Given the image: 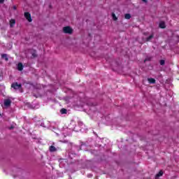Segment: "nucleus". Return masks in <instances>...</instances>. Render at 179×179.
<instances>
[{
	"instance_id": "1",
	"label": "nucleus",
	"mask_w": 179,
	"mask_h": 179,
	"mask_svg": "<svg viewBox=\"0 0 179 179\" xmlns=\"http://www.w3.org/2000/svg\"><path fill=\"white\" fill-rule=\"evenodd\" d=\"M11 104H12V99L10 98L4 99L3 108H9Z\"/></svg>"
},
{
	"instance_id": "2",
	"label": "nucleus",
	"mask_w": 179,
	"mask_h": 179,
	"mask_svg": "<svg viewBox=\"0 0 179 179\" xmlns=\"http://www.w3.org/2000/svg\"><path fill=\"white\" fill-rule=\"evenodd\" d=\"M63 32L65 33V34H72L73 29H72L71 27H63Z\"/></svg>"
},
{
	"instance_id": "3",
	"label": "nucleus",
	"mask_w": 179,
	"mask_h": 179,
	"mask_svg": "<svg viewBox=\"0 0 179 179\" xmlns=\"http://www.w3.org/2000/svg\"><path fill=\"white\" fill-rule=\"evenodd\" d=\"M11 87H13L15 90H17L22 88V84H17V83H15L12 84Z\"/></svg>"
},
{
	"instance_id": "4",
	"label": "nucleus",
	"mask_w": 179,
	"mask_h": 179,
	"mask_svg": "<svg viewBox=\"0 0 179 179\" xmlns=\"http://www.w3.org/2000/svg\"><path fill=\"white\" fill-rule=\"evenodd\" d=\"M24 17H26L27 20L28 22H32L33 20H31V15H30L29 13H24Z\"/></svg>"
},
{
	"instance_id": "5",
	"label": "nucleus",
	"mask_w": 179,
	"mask_h": 179,
	"mask_svg": "<svg viewBox=\"0 0 179 179\" xmlns=\"http://www.w3.org/2000/svg\"><path fill=\"white\" fill-rule=\"evenodd\" d=\"M15 24H16V20H15L14 19H12L10 20V27H13V26H15Z\"/></svg>"
},
{
	"instance_id": "6",
	"label": "nucleus",
	"mask_w": 179,
	"mask_h": 179,
	"mask_svg": "<svg viewBox=\"0 0 179 179\" xmlns=\"http://www.w3.org/2000/svg\"><path fill=\"white\" fill-rule=\"evenodd\" d=\"M17 68L18 71H23V64L18 63Z\"/></svg>"
},
{
	"instance_id": "7",
	"label": "nucleus",
	"mask_w": 179,
	"mask_h": 179,
	"mask_svg": "<svg viewBox=\"0 0 179 179\" xmlns=\"http://www.w3.org/2000/svg\"><path fill=\"white\" fill-rule=\"evenodd\" d=\"M163 176V172L160 171L155 176V179H159V177H162Z\"/></svg>"
},
{
	"instance_id": "8",
	"label": "nucleus",
	"mask_w": 179,
	"mask_h": 179,
	"mask_svg": "<svg viewBox=\"0 0 179 179\" xmlns=\"http://www.w3.org/2000/svg\"><path fill=\"white\" fill-rule=\"evenodd\" d=\"M159 27L160 29H166V23H164V22H161L159 23Z\"/></svg>"
},
{
	"instance_id": "9",
	"label": "nucleus",
	"mask_w": 179,
	"mask_h": 179,
	"mask_svg": "<svg viewBox=\"0 0 179 179\" xmlns=\"http://www.w3.org/2000/svg\"><path fill=\"white\" fill-rule=\"evenodd\" d=\"M148 81L151 84L156 83V80H155V78H148Z\"/></svg>"
},
{
	"instance_id": "10",
	"label": "nucleus",
	"mask_w": 179,
	"mask_h": 179,
	"mask_svg": "<svg viewBox=\"0 0 179 179\" xmlns=\"http://www.w3.org/2000/svg\"><path fill=\"white\" fill-rule=\"evenodd\" d=\"M50 152H57V148H55V146L51 145V146L50 147Z\"/></svg>"
},
{
	"instance_id": "11",
	"label": "nucleus",
	"mask_w": 179,
	"mask_h": 179,
	"mask_svg": "<svg viewBox=\"0 0 179 179\" xmlns=\"http://www.w3.org/2000/svg\"><path fill=\"white\" fill-rule=\"evenodd\" d=\"M31 55H32V58H36L37 57V52H36V50H33L31 52Z\"/></svg>"
},
{
	"instance_id": "12",
	"label": "nucleus",
	"mask_w": 179,
	"mask_h": 179,
	"mask_svg": "<svg viewBox=\"0 0 179 179\" xmlns=\"http://www.w3.org/2000/svg\"><path fill=\"white\" fill-rule=\"evenodd\" d=\"M124 18L127 19V20H129V19H131V14H129V13L125 14Z\"/></svg>"
},
{
	"instance_id": "13",
	"label": "nucleus",
	"mask_w": 179,
	"mask_h": 179,
	"mask_svg": "<svg viewBox=\"0 0 179 179\" xmlns=\"http://www.w3.org/2000/svg\"><path fill=\"white\" fill-rule=\"evenodd\" d=\"M153 37H155V35L152 34L149 37H148L146 38V41H150V40H152V38H153Z\"/></svg>"
},
{
	"instance_id": "14",
	"label": "nucleus",
	"mask_w": 179,
	"mask_h": 179,
	"mask_svg": "<svg viewBox=\"0 0 179 179\" xmlns=\"http://www.w3.org/2000/svg\"><path fill=\"white\" fill-rule=\"evenodd\" d=\"M112 17H113V20H115V21L118 20V18L117 17V16L115 15V13H112Z\"/></svg>"
},
{
	"instance_id": "15",
	"label": "nucleus",
	"mask_w": 179,
	"mask_h": 179,
	"mask_svg": "<svg viewBox=\"0 0 179 179\" xmlns=\"http://www.w3.org/2000/svg\"><path fill=\"white\" fill-rule=\"evenodd\" d=\"M1 58H4V59H6V61H8V55L6 54H3L1 55Z\"/></svg>"
},
{
	"instance_id": "16",
	"label": "nucleus",
	"mask_w": 179,
	"mask_h": 179,
	"mask_svg": "<svg viewBox=\"0 0 179 179\" xmlns=\"http://www.w3.org/2000/svg\"><path fill=\"white\" fill-rule=\"evenodd\" d=\"M66 113H67L66 109L62 108V109L61 110V113H62V114H66Z\"/></svg>"
},
{
	"instance_id": "17",
	"label": "nucleus",
	"mask_w": 179,
	"mask_h": 179,
	"mask_svg": "<svg viewBox=\"0 0 179 179\" xmlns=\"http://www.w3.org/2000/svg\"><path fill=\"white\" fill-rule=\"evenodd\" d=\"M164 60H161L160 61V65H164Z\"/></svg>"
},
{
	"instance_id": "18",
	"label": "nucleus",
	"mask_w": 179,
	"mask_h": 179,
	"mask_svg": "<svg viewBox=\"0 0 179 179\" xmlns=\"http://www.w3.org/2000/svg\"><path fill=\"white\" fill-rule=\"evenodd\" d=\"M3 2H5V0H0V5L1 3H3Z\"/></svg>"
},
{
	"instance_id": "19",
	"label": "nucleus",
	"mask_w": 179,
	"mask_h": 179,
	"mask_svg": "<svg viewBox=\"0 0 179 179\" xmlns=\"http://www.w3.org/2000/svg\"><path fill=\"white\" fill-rule=\"evenodd\" d=\"M143 2H145V3L148 2V0H142Z\"/></svg>"
},
{
	"instance_id": "20",
	"label": "nucleus",
	"mask_w": 179,
	"mask_h": 179,
	"mask_svg": "<svg viewBox=\"0 0 179 179\" xmlns=\"http://www.w3.org/2000/svg\"><path fill=\"white\" fill-rule=\"evenodd\" d=\"M67 142H68L67 141H64V143H66Z\"/></svg>"
},
{
	"instance_id": "21",
	"label": "nucleus",
	"mask_w": 179,
	"mask_h": 179,
	"mask_svg": "<svg viewBox=\"0 0 179 179\" xmlns=\"http://www.w3.org/2000/svg\"><path fill=\"white\" fill-rule=\"evenodd\" d=\"M13 8H14V9H16V6H14Z\"/></svg>"
},
{
	"instance_id": "22",
	"label": "nucleus",
	"mask_w": 179,
	"mask_h": 179,
	"mask_svg": "<svg viewBox=\"0 0 179 179\" xmlns=\"http://www.w3.org/2000/svg\"><path fill=\"white\" fill-rule=\"evenodd\" d=\"M0 78H1V73H0Z\"/></svg>"
},
{
	"instance_id": "23",
	"label": "nucleus",
	"mask_w": 179,
	"mask_h": 179,
	"mask_svg": "<svg viewBox=\"0 0 179 179\" xmlns=\"http://www.w3.org/2000/svg\"><path fill=\"white\" fill-rule=\"evenodd\" d=\"M0 116H1V114H0Z\"/></svg>"
}]
</instances>
